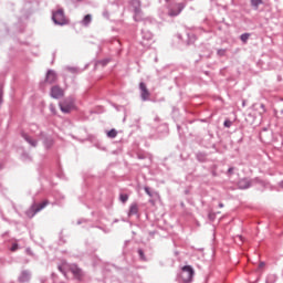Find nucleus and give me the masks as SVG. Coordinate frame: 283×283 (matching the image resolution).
Listing matches in <instances>:
<instances>
[{"mask_svg": "<svg viewBox=\"0 0 283 283\" xmlns=\"http://www.w3.org/2000/svg\"><path fill=\"white\" fill-rule=\"evenodd\" d=\"M223 125H224V127H228V128H229V127H231V125H233V122L227 119V120H224Z\"/></svg>", "mask_w": 283, "mask_h": 283, "instance_id": "obj_25", "label": "nucleus"}, {"mask_svg": "<svg viewBox=\"0 0 283 283\" xmlns=\"http://www.w3.org/2000/svg\"><path fill=\"white\" fill-rule=\"evenodd\" d=\"M50 109H51L52 114H56V109L54 108V105H50Z\"/></svg>", "mask_w": 283, "mask_h": 283, "instance_id": "obj_29", "label": "nucleus"}, {"mask_svg": "<svg viewBox=\"0 0 283 283\" xmlns=\"http://www.w3.org/2000/svg\"><path fill=\"white\" fill-rule=\"evenodd\" d=\"M66 70H67L69 72H72L73 74L76 73V72H78V70H77L76 67H72V66H67Z\"/></svg>", "mask_w": 283, "mask_h": 283, "instance_id": "obj_26", "label": "nucleus"}, {"mask_svg": "<svg viewBox=\"0 0 283 283\" xmlns=\"http://www.w3.org/2000/svg\"><path fill=\"white\" fill-rule=\"evenodd\" d=\"M40 136L44 137L45 135H44L43 133H41V135H40Z\"/></svg>", "mask_w": 283, "mask_h": 283, "instance_id": "obj_37", "label": "nucleus"}, {"mask_svg": "<svg viewBox=\"0 0 283 283\" xmlns=\"http://www.w3.org/2000/svg\"><path fill=\"white\" fill-rule=\"evenodd\" d=\"M144 191H145V193H147V196H149V198H154V192H151L149 187H145Z\"/></svg>", "mask_w": 283, "mask_h": 283, "instance_id": "obj_23", "label": "nucleus"}, {"mask_svg": "<svg viewBox=\"0 0 283 283\" xmlns=\"http://www.w3.org/2000/svg\"><path fill=\"white\" fill-rule=\"evenodd\" d=\"M129 3L134 8L135 21H140V14H143V10H140V0H130Z\"/></svg>", "mask_w": 283, "mask_h": 283, "instance_id": "obj_6", "label": "nucleus"}, {"mask_svg": "<svg viewBox=\"0 0 283 283\" xmlns=\"http://www.w3.org/2000/svg\"><path fill=\"white\" fill-rule=\"evenodd\" d=\"M217 54H218V56H224V55L227 54V50H224V49H219V50L217 51Z\"/></svg>", "mask_w": 283, "mask_h": 283, "instance_id": "obj_24", "label": "nucleus"}, {"mask_svg": "<svg viewBox=\"0 0 283 283\" xmlns=\"http://www.w3.org/2000/svg\"><path fill=\"white\" fill-rule=\"evenodd\" d=\"M146 39L148 40L151 39V33H148V36Z\"/></svg>", "mask_w": 283, "mask_h": 283, "instance_id": "obj_34", "label": "nucleus"}, {"mask_svg": "<svg viewBox=\"0 0 283 283\" xmlns=\"http://www.w3.org/2000/svg\"><path fill=\"white\" fill-rule=\"evenodd\" d=\"M138 214V203H132L129 207L128 216H137Z\"/></svg>", "mask_w": 283, "mask_h": 283, "instance_id": "obj_15", "label": "nucleus"}, {"mask_svg": "<svg viewBox=\"0 0 283 283\" xmlns=\"http://www.w3.org/2000/svg\"><path fill=\"white\" fill-rule=\"evenodd\" d=\"M239 189H249L251 187V181L248 178H243L238 184Z\"/></svg>", "mask_w": 283, "mask_h": 283, "instance_id": "obj_12", "label": "nucleus"}, {"mask_svg": "<svg viewBox=\"0 0 283 283\" xmlns=\"http://www.w3.org/2000/svg\"><path fill=\"white\" fill-rule=\"evenodd\" d=\"M255 109L259 112L260 116H264V114H266V106L264 104H260Z\"/></svg>", "mask_w": 283, "mask_h": 283, "instance_id": "obj_16", "label": "nucleus"}, {"mask_svg": "<svg viewBox=\"0 0 283 283\" xmlns=\"http://www.w3.org/2000/svg\"><path fill=\"white\" fill-rule=\"evenodd\" d=\"M269 280H272V282H275V275H269L268 280H266V283H269Z\"/></svg>", "mask_w": 283, "mask_h": 283, "instance_id": "obj_28", "label": "nucleus"}, {"mask_svg": "<svg viewBox=\"0 0 283 283\" xmlns=\"http://www.w3.org/2000/svg\"><path fill=\"white\" fill-rule=\"evenodd\" d=\"M137 253H138L140 260H143L144 262L147 261V258L145 256V252L143 251V249H139V250L137 251Z\"/></svg>", "mask_w": 283, "mask_h": 283, "instance_id": "obj_21", "label": "nucleus"}, {"mask_svg": "<svg viewBox=\"0 0 283 283\" xmlns=\"http://www.w3.org/2000/svg\"><path fill=\"white\" fill-rule=\"evenodd\" d=\"M252 8H259L262 6V0H251Z\"/></svg>", "mask_w": 283, "mask_h": 283, "instance_id": "obj_20", "label": "nucleus"}, {"mask_svg": "<svg viewBox=\"0 0 283 283\" xmlns=\"http://www.w3.org/2000/svg\"><path fill=\"white\" fill-rule=\"evenodd\" d=\"M22 138H24V140L28 142L29 145H31V147H36L38 142L35 139H33L32 137H30L28 134L22 133Z\"/></svg>", "mask_w": 283, "mask_h": 283, "instance_id": "obj_13", "label": "nucleus"}, {"mask_svg": "<svg viewBox=\"0 0 283 283\" xmlns=\"http://www.w3.org/2000/svg\"><path fill=\"white\" fill-rule=\"evenodd\" d=\"M108 61H103V65H107Z\"/></svg>", "mask_w": 283, "mask_h": 283, "instance_id": "obj_35", "label": "nucleus"}, {"mask_svg": "<svg viewBox=\"0 0 283 283\" xmlns=\"http://www.w3.org/2000/svg\"><path fill=\"white\" fill-rule=\"evenodd\" d=\"M52 21L55 25H67V23H70L67 18H65V11L63 9H57L52 12Z\"/></svg>", "mask_w": 283, "mask_h": 283, "instance_id": "obj_1", "label": "nucleus"}, {"mask_svg": "<svg viewBox=\"0 0 283 283\" xmlns=\"http://www.w3.org/2000/svg\"><path fill=\"white\" fill-rule=\"evenodd\" d=\"M228 174H233V168H229Z\"/></svg>", "mask_w": 283, "mask_h": 283, "instance_id": "obj_30", "label": "nucleus"}, {"mask_svg": "<svg viewBox=\"0 0 283 283\" xmlns=\"http://www.w3.org/2000/svg\"><path fill=\"white\" fill-rule=\"evenodd\" d=\"M119 200H120V202H123V203L127 202V201L129 200V195H127V193H120V195H119Z\"/></svg>", "mask_w": 283, "mask_h": 283, "instance_id": "obj_18", "label": "nucleus"}, {"mask_svg": "<svg viewBox=\"0 0 283 283\" xmlns=\"http://www.w3.org/2000/svg\"><path fill=\"white\" fill-rule=\"evenodd\" d=\"M57 78L59 76L56 75V72L54 70H49L46 72L45 82L49 83V85L54 84Z\"/></svg>", "mask_w": 283, "mask_h": 283, "instance_id": "obj_10", "label": "nucleus"}, {"mask_svg": "<svg viewBox=\"0 0 283 283\" xmlns=\"http://www.w3.org/2000/svg\"><path fill=\"white\" fill-rule=\"evenodd\" d=\"M50 96L51 98H55V99L63 98L65 96V91H63L61 86L54 85L51 87Z\"/></svg>", "mask_w": 283, "mask_h": 283, "instance_id": "obj_7", "label": "nucleus"}, {"mask_svg": "<svg viewBox=\"0 0 283 283\" xmlns=\"http://www.w3.org/2000/svg\"><path fill=\"white\" fill-rule=\"evenodd\" d=\"M259 266L262 269V266H264V262H261Z\"/></svg>", "mask_w": 283, "mask_h": 283, "instance_id": "obj_33", "label": "nucleus"}, {"mask_svg": "<svg viewBox=\"0 0 283 283\" xmlns=\"http://www.w3.org/2000/svg\"><path fill=\"white\" fill-rule=\"evenodd\" d=\"M59 269H60V271H63V270L61 269V266H60Z\"/></svg>", "mask_w": 283, "mask_h": 283, "instance_id": "obj_38", "label": "nucleus"}, {"mask_svg": "<svg viewBox=\"0 0 283 283\" xmlns=\"http://www.w3.org/2000/svg\"><path fill=\"white\" fill-rule=\"evenodd\" d=\"M191 39H192V43H193V41H196V35H191Z\"/></svg>", "mask_w": 283, "mask_h": 283, "instance_id": "obj_32", "label": "nucleus"}, {"mask_svg": "<svg viewBox=\"0 0 283 283\" xmlns=\"http://www.w3.org/2000/svg\"><path fill=\"white\" fill-rule=\"evenodd\" d=\"M77 1H83V0H77Z\"/></svg>", "mask_w": 283, "mask_h": 283, "instance_id": "obj_40", "label": "nucleus"}, {"mask_svg": "<svg viewBox=\"0 0 283 283\" xmlns=\"http://www.w3.org/2000/svg\"><path fill=\"white\" fill-rule=\"evenodd\" d=\"M139 90H140V98H142V101H149V97L151 96V93H149V90L147 88V84L142 82L139 84Z\"/></svg>", "mask_w": 283, "mask_h": 283, "instance_id": "obj_8", "label": "nucleus"}, {"mask_svg": "<svg viewBox=\"0 0 283 283\" xmlns=\"http://www.w3.org/2000/svg\"><path fill=\"white\" fill-rule=\"evenodd\" d=\"M193 268L190 265L184 266L180 274L182 282H191L193 280Z\"/></svg>", "mask_w": 283, "mask_h": 283, "instance_id": "obj_5", "label": "nucleus"}, {"mask_svg": "<svg viewBox=\"0 0 283 283\" xmlns=\"http://www.w3.org/2000/svg\"><path fill=\"white\" fill-rule=\"evenodd\" d=\"M44 146L46 147V149H50V147L53 145L52 139H44Z\"/></svg>", "mask_w": 283, "mask_h": 283, "instance_id": "obj_22", "label": "nucleus"}, {"mask_svg": "<svg viewBox=\"0 0 283 283\" xmlns=\"http://www.w3.org/2000/svg\"><path fill=\"white\" fill-rule=\"evenodd\" d=\"M245 103L243 102V107H244Z\"/></svg>", "mask_w": 283, "mask_h": 283, "instance_id": "obj_39", "label": "nucleus"}, {"mask_svg": "<svg viewBox=\"0 0 283 283\" xmlns=\"http://www.w3.org/2000/svg\"><path fill=\"white\" fill-rule=\"evenodd\" d=\"M70 271L76 280H83V275H84L83 270H81L78 265L76 264L71 265Z\"/></svg>", "mask_w": 283, "mask_h": 283, "instance_id": "obj_9", "label": "nucleus"}, {"mask_svg": "<svg viewBox=\"0 0 283 283\" xmlns=\"http://www.w3.org/2000/svg\"><path fill=\"white\" fill-rule=\"evenodd\" d=\"M239 240H241V242H242V240H243V239H242V235H239Z\"/></svg>", "mask_w": 283, "mask_h": 283, "instance_id": "obj_36", "label": "nucleus"}, {"mask_svg": "<svg viewBox=\"0 0 283 283\" xmlns=\"http://www.w3.org/2000/svg\"><path fill=\"white\" fill-rule=\"evenodd\" d=\"M249 36H251V33H243L240 35V40L242 43H247V41H249Z\"/></svg>", "mask_w": 283, "mask_h": 283, "instance_id": "obj_19", "label": "nucleus"}, {"mask_svg": "<svg viewBox=\"0 0 283 283\" xmlns=\"http://www.w3.org/2000/svg\"><path fill=\"white\" fill-rule=\"evenodd\" d=\"M31 277H32V273H30V271H28V270H23L20 273L18 281L20 283H25V282H30Z\"/></svg>", "mask_w": 283, "mask_h": 283, "instance_id": "obj_11", "label": "nucleus"}, {"mask_svg": "<svg viewBox=\"0 0 283 283\" xmlns=\"http://www.w3.org/2000/svg\"><path fill=\"white\" fill-rule=\"evenodd\" d=\"M116 136H118V132L116 129H111L107 132V137L108 138H116Z\"/></svg>", "mask_w": 283, "mask_h": 283, "instance_id": "obj_17", "label": "nucleus"}, {"mask_svg": "<svg viewBox=\"0 0 283 283\" xmlns=\"http://www.w3.org/2000/svg\"><path fill=\"white\" fill-rule=\"evenodd\" d=\"M81 25L84 28H88L90 23H92V14H86L82 20H81Z\"/></svg>", "mask_w": 283, "mask_h": 283, "instance_id": "obj_14", "label": "nucleus"}, {"mask_svg": "<svg viewBox=\"0 0 283 283\" xmlns=\"http://www.w3.org/2000/svg\"><path fill=\"white\" fill-rule=\"evenodd\" d=\"M59 107L61 112H63V114H70V112H72V109L76 107L74 97L64 98L62 102L59 103Z\"/></svg>", "mask_w": 283, "mask_h": 283, "instance_id": "obj_2", "label": "nucleus"}, {"mask_svg": "<svg viewBox=\"0 0 283 283\" xmlns=\"http://www.w3.org/2000/svg\"><path fill=\"white\" fill-rule=\"evenodd\" d=\"M19 249V244L13 243L11 247V251H17Z\"/></svg>", "mask_w": 283, "mask_h": 283, "instance_id": "obj_27", "label": "nucleus"}, {"mask_svg": "<svg viewBox=\"0 0 283 283\" xmlns=\"http://www.w3.org/2000/svg\"><path fill=\"white\" fill-rule=\"evenodd\" d=\"M224 207V203H219V209H222Z\"/></svg>", "mask_w": 283, "mask_h": 283, "instance_id": "obj_31", "label": "nucleus"}, {"mask_svg": "<svg viewBox=\"0 0 283 283\" xmlns=\"http://www.w3.org/2000/svg\"><path fill=\"white\" fill-rule=\"evenodd\" d=\"M50 205V201L44 200L42 203H33L30 208V210L27 211V216L29 218H34V216H36V213H39V211H43V209L46 208V206Z\"/></svg>", "mask_w": 283, "mask_h": 283, "instance_id": "obj_4", "label": "nucleus"}, {"mask_svg": "<svg viewBox=\"0 0 283 283\" xmlns=\"http://www.w3.org/2000/svg\"><path fill=\"white\" fill-rule=\"evenodd\" d=\"M186 7L187 4L185 2L168 3V17H178V14H180Z\"/></svg>", "mask_w": 283, "mask_h": 283, "instance_id": "obj_3", "label": "nucleus"}]
</instances>
